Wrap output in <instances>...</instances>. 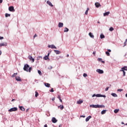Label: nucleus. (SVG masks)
Returning <instances> with one entry per match:
<instances>
[{
	"mask_svg": "<svg viewBox=\"0 0 127 127\" xmlns=\"http://www.w3.org/2000/svg\"><path fill=\"white\" fill-rule=\"evenodd\" d=\"M108 90H109V87H107V88L105 89V91H108Z\"/></svg>",
	"mask_w": 127,
	"mask_h": 127,
	"instance_id": "46",
	"label": "nucleus"
},
{
	"mask_svg": "<svg viewBox=\"0 0 127 127\" xmlns=\"http://www.w3.org/2000/svg\"><path fill=\"white\" fill-rule=\"evenodd\" d=\"M48 47L49 48H52V49H57V48L54 45H49Z\"/></svg>",
	"mask_w": 127,
	"mask_h": 127,
	"instance_id": "4",
	"label": "nucleus"
},
{
	"mask_svg": "<svg viewBox=\"0 0 127 127\" xmlns=\"http://www.w3.org/2000/svg\"><path fill=\"white\" fill-rule=\"evenodd\" d=\"M126 97L127 98V93L126 94Z\"/></svg>",
	"mask_w": 127,
	"mask_h": 127,
	"instance_id": "60",
	"label": "nucleus"
},
{
	"mask_svg": "<svg viewBox=\"0 0 127 127\" xmlns=\"http://www.w3.org/2000/svg\"><path fill=\"white\" fill-rule=\"evenodd\" d=\"M54 52L56 53V54L58 55V54H60L61 53V52L58 51V50H54Z\"/></svg>",
	"mask_w": 127,
	"mask_h": 127,
	"instance_id": "19",
	"label": "nucleus"
},
{
	"mask_svg": "<svg viewBox=\"0 0 127 127\" xmlns=\"http://www.w3.org/2000/svg\"><path fill=\"white\" fill-rule=\"evenodd\" d=\"M89 35L90 37H91V38L94 39V35H93V34L91 32H90L89 33Z\"/></svg>",
	"mask_w": 127,
	"mask_h": 127,
	"instance_id": "21",
	"label": "nucleus"
},
{
	"mask_svg": "<svg viewBox=\"0 0 127 127\" xmlns=\"http://www.w3.org/2000/svg\"><path fill=\"white\" fill-rule=\"evenodd\" d=\"M52 100V101H54L55 100V98H53Z\"/></svg>",
	"mask_w": 127,
	"mask_h": 127,
	"instance_id": "55",
	"label": "nucleus"
},
{
	"mask_svg": "<svg viewBox=\"0 0 127 127\" xmlns=\"http://www.w3.org/2000/svg\"><path fill=\"white\" fill-rule=\"evenodd\" d=\"M63 25H64L63 23L60 22L59 23L58 26L59 27L61 28V27H63Z\"/></svg>",
	"mask_w": 127,
	"mask_h": 127,
	"instance_id": "20",
	"label": "nucleus"
},
{
	"mask_svg": "<svg viewBox=\"0 0 127 127\" xmlns=\"http://www.w3.org/2000/svg\"><path fill=\"white\" fill-rule=\"evenodd\" d=\"M45 86L46 87H47L48 88H49L50 87V84H49L48 83H45Z\"/></svg>",
	"mask_w": 127,
	"mask_h": 127,
	"instance_id": "23",
	"label": "nucleus"
},
{
	"mask_svg": "<svg viewBox=\"0 0 127 127\" xmlns=\"http://www.w3.org/2000/svg\"><path fill=\"white\" fill-rule=\"evenodd\" d=\"M93 54L95 55V54H96V52H93Z\"/></svg>",
	"mask_w": 127,
	"mask_h": 127,
	"instance_id": "50",
	"label": "nucleus"
},
{
	"mask_svg": "<svg viewBox=\"0 0 127 127\" xmlns=\"http://www.w3.org/2000/svg\"><path fill=\"white\" fill-rule=\"evenodd\" d=\"M58 98L59 100L61 99V96L60 95H58Z\"/></svg>",
	"mask_w": 127,
	"mask_h": 127,
	"instance_id": "41",
	"label": "nucleus"
},
{
	"mask_svg": "<svg viewBox=\"0 0 127 127\" xmlns=\"http://www.w3.org/2000/svg\"><path fill=\"white\" fill-rule=\"evenodd\" d=\"M6 45H7L6 43H0V47H1V46H6Z\"/></svg>",
	"mask_w": 127,
	"mask_h": 127,
	"instance_id": "11",
	"label": "nucleus"
},
{
	"mask_svg": "<svg viewBox=\"0 0 127 127\" xmlns=\"http://www.w3.org/2000/svg\"><path fill=\"white\" fill-rule=\"evenodd\" d=\"M95 5L96 7H100V6H101V4L100 3H99L98 2H96L95 3Z\"/></svg>",
	"mask_w": 127,
	"mask_h": 127,
	"instance_id": "16",
	"label": "nucleus"
},
{
	"mask_svg": "<svg viewBox=\"0 0 127 127\" xmlns=\"http://www.w3.org/2000/svg\"><path fill=\"white\" fill-rule=\"evenodd\" d=\"M60 102H61V103H62V102H63V101H62V99H60Z\"/></svg>",
	"mask_w": 127,
	"mask_h": 127,
	"instance_id": "54",
	"label": "nucleus"
},
{
	"mask_svg": "<svg viewBox=\"0 0 127 127\" xmlns=\"http://www.w3.org/2000/svg\"><path fill=\"white\" fill-rule=\"evenodd\" d=\"M58 108H60V110H61L62 111V110H63V109H64V106L63 105H60L59 106H58Z\"/></svg>",
	"mask_w": 127,
	"mask_h": 127,
	"instance_id": "22",
	"label": "nucleus"
},
{
	"mask_svg": "<svg viewBox=\"0 0 127 127\" xmlns=\"http://www.w3.org/2000/svg\"><path fill=\"white\" fill-rule=\"evenodd\" d=\"M96 72L99 73V74H104V70L100 69H98L96 70Z\"/></svg>",
	"mask_w": 127,
	"mask_h": 127,
	"instance_id": "5",
	"label": "nucleus"
},
{
	"mask_svg": "<svg viewBox=\"0 0 127 127\" xmlns=\"http://www.w3.org/2000/svg\"><path fill=\"white\" fill-rule=\"evenodd\" d=\"M19 108L21 111H22L23 112H24L25 111V109L22 106H19Z\"/></svg>",
	"mask_w": 127,
	"mask_h": 127,
	"instance_id": "17",
	"label": "nucleus"
},
{
	"mask_svg": "<svg viewBox=\"0 0 127 127\" xmlns=\"http://www.w3.org/2000/svg\"><path fill=\"white\" fill-rule=\"evenodd\" d=\"M2 2V0H0V3H1Z\"/></svg>",
	"mask_w": 127,
	"mask_h": 127,
	"instance_id": "53",
	"label": "nucleus"
},
{
	"mask_svg": "<svg viewBox=\"0 0 127 127\" xmlns=\"http://www.w3.org/2000/svg\"><path fill=\"white\" fill-rule=\"evenodd\" d=\"M16 111H17V108L16 107H13V108H11L10 109H9L8 110V112H16Z\"/></svg>",
	"mask_w": 127,
	"mask_h": 127,
	"instance_id": "3",
	"label": "nucleus"
},
{
	"mask_svg": "<svg viewBox=\"0 0 127 127\" xmlns=\"http://www.w3.org/2000/svg\"><path fill=\"white\" fill-rule=\"evenodd\" d=\"M109 52H112V50H110V49H108L107 51L105 52L106 55H107V56H110V53Z\"/></svg>",
	"mask_w": 127,
	"mask_h": 127,
	"instance_id": "7",
	"label": "nucleus"
},
{
	"mask_svg": "<svg viewBox=\"0 0 127 127\" xmlns=\"http://www.w3.org/2000/svg\"><path fill=\"white\" fill-rule=\"evenodd\" d=\"M0 55H1V51L0 50Z\"/></svg>",
	"mask_w": 127,
	"mask_h": 127,
	"instance_id": "57",
	"label": "nucleus"
},
{
	"mask_svg": "<svg viewBox=\"0 0 127 127\" xmlns=\"http://www.w3.org/2000/svg\"><path fill=\"white\" fill-rule=\"evenodd\" d=\"M119 111H120V110H119V109H115V110H114V113H115V114H117V113H119Z\"/></svg>",
	"mask_w": 127,
	"mask_h": 127,
	"instance_id": "32",
	"label": "nucleus"
},
{
	"mask_svg": "<svg viewBox=\"0 0 127 127\" xmlns=\"http://www.w3.org/2000/svg\"><path fill=\"white\" fill-rule=\"evenodd\" d=\"M50 91L52 93H53V92H54V90H53V88H52Z\"/></svg>",
	"mask_w": 127,
	"mask_h": 127,
	"instance_id": "42",
	"label": "nucleus"
},
{
	"mask_svg": "<svg viewBox=\"0 0 127 127\" xmlns=\"http://www.w3.org/2000/svg\"><path fill=\"white\" fill-rule=\"evenodd\" d=\"M122 70H124V71H127V66H124L122 68Z\"/></svg>",
	"mask_w": 127,
	"mask_h": 127,
	"instance_id": "25",
	"label": "nucleus"
},
{
	"mask_svg": "<svg viewBox=\"0 0 127 127\" xmlns=\"http://www.w3.org/2000/svg\"><path fill=\"white\" fill-rule=\"evenodd\" d=\"M111 95H112V96H113V97H118V95L116 93H112V94H111Z\"/></svg>",
	"mask_w": 127,
	"mask_h": 127,
	"instance_id": "30",
	"label": "nucleus"
},
{
	"mask_svg": "<svg viewBox=\"0 0 127 127\" xmlns=\"http://www.w3.org/2000/svg\"><path fill=\"white\" fill-rule=\"evenodd\" d=\"M98 61H99V62H102V59L101 58H98Z\"/></svg>",
	"mask_w": 127,
	"mask_h": 127,
	"instance_id": "39",
	"label": "nucleus"
},
{
	"mask_svg": "<svg viewBox=\"0 0 127 127\" xmlns=\"http://www.w3.org/2000/svg\"><path fill=\"white\" fill-rule=\"evenodd\" d=\"M90 108H94L95 109L105 108V105H90Z\"/></svg>",
	"mask_w": 127,
	"mask_h": 127,
	"instance_id": "2",
	"label": "nucleus"
},
{
	"mask_svg": "<svg viewBox=\"0 0 127 127\" xmlns=\"http://www.w3.org/2000/svg\"><path fill=\"white\" fill-rule=\"evenodd\" d=\"M32 69V67H29V65L28 64H26L24 65L23 67V70L26 71V72H31V70Z\"/></svg>",
	"mask_w": 127,
	"mask_h": 127,
	"instance_id": "1",
	"label": "nucleus"
},
{
	"mask_svg": "<svg viewBox=\"0 0 127 127\" xmlns=\"http://www.w3.org/2000/svg\"><path fill=\"white\" fill-rule=\"evenodd\" d=\"M80 118H86V116L81 115V116H80Z\"/></svg>",
	"mask_w": 127,
	"mask_h": 127,
	"instance_id": "43",
	"label": "nucleus"
},
{
	"mask_svg": "<svg viewBox=\"0 0 127 127\" xmlns=\"http://www.w3.org/2000/svg\"><path fill=\"white\" fill-rule=\"evenodd\" d=\"M101 62H102V63H103V64L105 63V61H102Z\"/></svg>",
	"mask_w": 127,
	"mask_h": 127,
	"instance_id": "49",
	"label": "nucleus"
},
{
	"mask_svg": "<svg viewBox=\"0 0 127 127\" xmlns=\"http://www.w3.org/2000/svg\"><path fill=\"white\" fill-rule=\"evenodd\" d=\"M17 75V73H14L12 75V77H15Z\"/></svg>",
	"mask_w": 127,
	"mask_h": 127,
	"instance_id": "37",
	"label": "nucleus"
},
{
	"mask_svg": "<svg viewBox=\"0 0 127 127\" xmlns=\"http://www.w3.org/2000/svg\"><path fill=\"white\" fill-rule=\"evenodd\" d=\"M9 11H14V7L12 6L9 7Z\"/></svg>",
	"mask_w": 127,
	"mask_h": 127,
	"instance_id": "9",
	"label": "nucleus"
},
{
	"mask_svg": "<svg viewBox=\"0 0 127 127\" xmlns=\"http://www.w3.org/2000/svg\"><path fill=\"white\" fill-rule=\"evenodd\" d=\"M68 31H69V29H68L67 28H64V32H68Z\"/></svg>",
	"mask_w": 127,
	"mask_h": 127,
	"instance_id": "29",
	"label": "nucleus"
},
{
	"mask_svg": "<svg viewBox=\"0 0 127 127\" xmlns=\"http://www.w3.org/2000/svg\"><path fill=\"white\" fill-rule=\"evenodd\" d=\"M118 92H123V89H118Z\"/></svg>",
	"mask_w": 127,
	"mask_h": 127,
	"instance_id": "40",
	"label": "nucleus"
},
{
	"mask_svg": "<svg viewBox=\"0 0 127 127\" xmlns=\"http://www.w3.org/2000/svg\"><path fill=\"white\" fill-rule=\"evenodd\" d=\"M44 60H48V59H49V58L48 57V56H45L44 58H43Z\"/></svg>",
	"mask_w": 127,
	"mask_h": 127,
	"instance_id": "24",
	"label": "nucleus"
},
{
	"mask_svg": "<svg viewBox=\"0 0 127 127\" xmlns=\"http://www.w3.org/2000/svg\"><path fill=\"white\" fill-rule=\"evenodd\" d=\"M66 57H69V55H67Z\"/></svg>",
	"mask_w": 127,
	"mask_h": 127,
	"instance_id": "58",
	"label": "nucleus"
},
{
	"mask_svg": "<svg viewBox=\"0 0 127 127\" xmlns=\"http://www.w3.org/2000/svg\"><path fill=\"white\" fill-rule=\"evenodd\" d=\"M120 72H123V76H126V71L124 69H121Z\"/></svg>",
	"mask_w": 127,
	"mask_h": 127,
	"instance_id": "26",
	"label": "nucleus"
},
{
	"mask_svg": "<svg viewBox=\"0 0 127 127\" xmlns=\"http://www.w3.org/2000/svg\"><path fill=\"white\" fill-rule=\"evenodd\" d=\"M15 79H16V81H18L19 82H21V79L20 78V77L16 76L15 77Z\"/></svg>",
	"mask_w": 127,
	"mask_h": 127,
	"instance_id": "12",
	"label": "nucleus"
},
{
	"mask_svg": "<svg viewBox=\"0 0 127 127\" xmlns=\"http://www.w3.org/2000/svg\"><path fill=\"white\" fill-rule=\"evenodd\" d=\"M0 40L3 39V37H0Z\"/></svg>",
	"mask_w": 127,
	"mask_h": 127,
	"instance_id": "47",
	"label": "nucleus"
},
{
	"mask_svg": "<svg viewBox=\"0 0 127 127\" xmlns=\"http://www.w3.org/2000/svg\"><path fill=\"white\" fill-rule=\"evenodd\" d=\"M35 37H37V35L36 34L34 36V38H35Z\"/></svg>",
	"mask_w": 127,
	"mask_h": 127,
	"instance_id": "44",
	"label": "nucleus"
},
{
	"mask_svg": "<svg viewBox=\"0 0 127 127\" xmlns=\"http://www.w3.org/2000/svg\"><path fill=\"white\" fill-rule=\"evenodd\" d=\"M26 112H28V109H27Z\"/></svg>",
	"mask_w": 127,
	"mask_h": 127,
	"instance_id": "61",
	"label": "nucleus"
},
{
	"mask_svg": "<svg viewBox=\"0 0 127 127\" xmlns=\"http://www.w3.org/2000/svg\"><path fill=\"white\" fill-rule=\"evenodd\" d=\"M28 58H29V60H30V61H32V62H33V63L34 62V59H33L32 56H29L28 57Z\"/></svg>",
	"mask_w": 127,
	"mask_h": 127,
	"instance_id": "10",
	"label": "nucleus"
},
{
	"mask_svg": "<svg viewBox=\"0 0 127 127\" xmlns=\"http://www.w3.org/2000/svg\"><path fill=\"white\" fill-rule=\"evenodd\" d=\"M125 126H127V124H125Z\"/></svg>",
	"mask_w": 127,
	"mask_h": 127,
	"instance_id": "63",
	"label": "nucleus"
},
{
	"mask_svg": "<svg viewBox=\"0 0 127 127\" xmlns=\"http://www.w3.org/2000/svg\"><path fill=\"white\" fill-rule=\"evenodd\" d=\"M47 56H48H48H49V53L48 54V55Z\"/></svg>",
	"mask_w": 127,
	"mask_h": 127,
	"instance_id": "59",
	"label": "nucleus"
},
{
	"mask_svg": "<svg viewBox=\"0 0 127 127\" xmlns=\"http://www.w3.org/2000/svg\"><path fill=\"white\" fill-rule=\"evenodd\" d=\"M110 13V11L106 12L103 14L104 16H108Z\"/></svg>",
	"mask_w": 127,
	"mask_h": 127,
	"instance_id": "15",
	"label": "nucleus"
},
{
	"mask_svg": "<svg viewBox=\"0 0 127 127\" xmlns=\"http://www.w3.org/2000/svg\"><path fill=\"white\" fill-rule=\"evenodd\" d=\"M96 97H97L98 98L102 97H103V98H106V95L98 94H96Z\"/></svg>",
	"mask_w": 127,
	"mask_h": 127,
	"instance_id": "6",
	"label": "nucleus"
},
{
	"mask_svg": "<svg viewBox=\"0 0 127 127\" xmlns=\"http://www.w3.org/2000/svg\"><path fill=\"white\" fill-rule=\"evenodd\" d=\"M100 38L101 39H103V38H105V35H104L103 34H101L100 35Z\"/></svg>",
	"mask_w": 127,
	"mask_h": 127,
	"instance_id": "31",
	"label": "nucleus"
},
{
	"mask_svg": "<svg viewBox=\"0 0 127 127\" xmlns=\"http://www.w3.org/2000/svg\"><path fill=\"white\" fill-rule=\"evenodd\" d=\"M44 127H48L47 124H46V125L44 126Z\"/></svg>",
	"mask_w": 127,
	"mask_h": 127,
	"instance_id": "52",
	"label": "nucleus"
},
{
	"mask_svg": "<svg viewBox=\"0 0 127 127\" xmlns=\"http://www.w3.org/2000/svg\"><path fill=\"white\" fill-rule=\"evenodd\" d=\"M110 31H113L114 30V28L113 27H111L109 29Z\"/></svg>",
	"mask_w": 127,
	"mask_h": 127,
	"instance_id": "35",
	"label": "nucleus"
},
{
	"mask_svg": "<svg viewBox=\"0 0 127 127\" xmlns=\"http://www.w3.org/2000/svg\"><path fill=\"white\" fill-rule=\"evenodd\" d=\"M62 127V126H61V125H60V126H59V127Z\"/></svg>",
	"mask_w": 127,
	"mask_h": 127,
	"instance_id": "64",
	"label": "nucleus"
},
{
	"mask_svg": "<svg viewBox=\"0 0 127 127\" xmlns=\"http://www.w3.org/2000/svg\"><path fill=\"white\" fill-rule=\"evenodd\" d=\"M122 125H125V123L124 122L121 123Z\"/></svg>",
	"mask_w": 127,
	"mask_h": 127,
	"instance_id": "56",
	"label": "nucleus"
},
{
	"mask_svg": "<svg viewBox=\"0 0 127 127\" xmlns=\"http://www.w3.org/2000/svg\"><path fill=\"white\" fill-rule=\"evenodd\" d=\"M52 123H53L54 124H55V123H57V120H56V118L53 117V118L52 119Z\"/></svg>",
	"mask_w": 127,
	"mask_h": 127,
	"instance_id": "8",
	"label": "nucleus"
},
{
	"mask_svg": "<svg viewBox=\"0 0 127 127\" xmlns=\"http://www.w3.org/2000/svg\"><path fill=\"white\" fill-rule=\"evenodd\" d=\"M89 8H87V10H86L85 12V14H86V15H87L88 14V12L89 10Z\"/></svg>",
	"mask_w": 127,
	"mask_h": 127,
	"instance_id": "28",
	"label": "nucleus"
},
{
	"mask_svg": "<svg viewBox=\"0 0 127 127\" xmlns=\"http://www.w3.org/2000/svg\"><path fill=\"white\" fill-rule=\"evenodd\" d=\"M47 3L48 4H49V5H50V6H53V5L52 4V3H51V2H50V1H49V0H48L47 1Z\"/></svg>",
	"mask_w": 127,
	"mask_h": 127,
	"instance_id": "14",
	"label": "nucleus"
},
{
	"mask_svg": "<svg viewBox=\"0 0 127 127\" xmlns=\"http://www.w3.org/2000/svg\"><path fill=\"white\" fill-rule=\"evenodd\" d=\"M83 76V77H87L88 76V74H87V73H84Z\"/></svg>",
	"mask_w": 127,
	"mask_h": 127,
	"instance_id": "38",
	"label": "nucleus"
},
{
	"mask_svg": "<svg viewBox=\"0 0 127 127\" xmlns=\"http://www.w3.org/2000/svg\"><path fill=\"white\" fill-rule=\"evenodd\" d=\"M13 101H15V99H12L11 102H13Z\"/></svg>",
	"mask_w": 127,
	"mask_h": 127,
	"instance_id": "51",
	"label": "nucleus"
},
{
	"mask_svg": "<svg viewBox=\"0 0 127 127\" xmlns=\"http://www.w3.org/2000/svg\"><path fill=\"white\" fill-rule=\"evenodd\" d=\"M83 103V100H79L77 101V104H78V105H81Z\"/></svg>",
	"mask_w": 127,
	"mask_h": 127,
	"instance_id": "18",
	"label": "nucleus"
},
{
	"mask_svg": "<svg viewBox=\"0 0 127 127\" xmlns=\"http://www.w3.org/2000/svg\"><path fill=\"white\" fill-rule=\"evenodd\" d=\"M127 45V42L125 41L124 43V46H126Z\"/></svg>",
	"mask_w": 127,
	"mask_h": 127,
	"instance_id": "45",
	"label": "nucleus"
},
{
	"mask_svg": "<svg viewBox=\"0 0 127 127\" xmlns=\"http://www.w3.org/2000/svg\"><path fill=\"white\" fill-rule=\"evenodd\" d=\"M38 74H39V75H40V76H41V75H42V73L41 72V71H40V70H38Z\"/></svg>",
	"mask_w": 127,
	"mask_h": 127,
	"instance_id": "36",
	"label": "nucleus"
},
{
	"mask_svg": "<svg viewBox=\"0 0 127 127\" xmlns=\"http://www.w3.org/2000/svg\"><path fill=\"white\" fill-rule=\"evenodd\" d=\"M5 17H8V16H10V14H8V13H5Z\"/></svg>",
	"mask_w": 127,
	"mask_h": 127,
	"instance_id": "33",
	"label": "nucleus"
},
{
	"mask_svg": "<svg viewBox=\"0 0 127 127\" xmlns=\"http://www.w3.org/2000/svg\"><path fill=\"white\" fill-rule=\"evenodd\" d=\"M106 112H107V110H103L101 112V115H105V114H106Z\"/></svg>",
	"mask_w": 127,
	"mask_h": 127,
	"instance_id": "27",
	"label": "nucleus"
},
{
	"mask_svg": "<svg viewBox=\"0 0 127 127\" xmlns=\"http://www.w3.org/2000/svg\"><path fill=\"white\" fill-rule=\"evenodd\" d=\"M126 42H127V39L126 40Z\"/></svg>",
	"mask_w": 127,
	"mask_h": 127,
	"instance_id": "62",
	"label": "nucleus"
},
{
	"mask_svg": "<svg viewBox=\"0 0 127 127\" xmlns=\"http://www.w3.org/2000/svg\"><path fill=\"white\" fill-rule=\"evenodd\" d=\"M39 95V94H38V92H37V91H36V92H35V97H38Z\"/></svg>",
	"mask_w": 127,
	"mask_h": 127,
	"instance_id": "34",
	"label": "nucleus"
},
{
	"mask_svg": "<svg viewBox=\"0 0 127 127\" xmlns=\"http://www.w3.org/2000/svg\"><path fill=\"white\" fill-rule=\"evenodd\" d=\"M96 94H93L92 97H96Z\"/></svg>",
	"mask_w": 127,
	"mask_h": 127,
	"instance_id": "48",
	"label": "nucleus"
},
{
	"mask_svg": "<svg viewBox=\"0 0 127 127\" xmlns=\"http://www.w3.org/2000/svg\"><path fill=\"white\" fill-rule=\"evenodd\" d=\"M90 119H92V116H89L87 117L85 119L86 122H89V121L90 120Z\"/></svg>",
	"mask_w": 127,
	"mask_h": 127,
	"instance_id": "13",
	"label": "nucleus"
}]
</instances>
